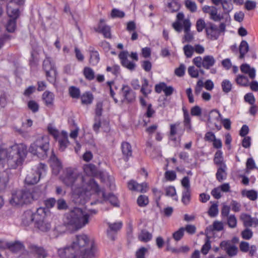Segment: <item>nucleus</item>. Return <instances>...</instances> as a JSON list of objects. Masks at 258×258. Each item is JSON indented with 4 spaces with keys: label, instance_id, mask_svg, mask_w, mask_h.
I'll list each match as a JSON object with an SVG mask.
<instances>
[{
    "label": "nucleus",
    "instance_id": "obj_1",
    "mask_svg": "<svg viewBox=\"0 0 258 258\" xmlns=\"http://www.w3.org/2000/svg\"><path fill=\"white\" fill-rule=\"evenodd\" d=\"M96 252L94 242L85 234L76 235L71 245L58 250L61 258H93Z\"/></svg>",
    "mask_w": 258,
    "mask_h": 258
},
{
    "label": "nucleus",
    "instance_id": "obj_2",
    "mask_svg": "<svg viewBox=\"0 0 258 258\" xmlns=\"http://www.w3.org/2000/svg\"><path fill=\"white\" fill-rule=\"evenodd\" d=\"M62 181L65 185L72 188L74 194L79 196L90 190L99 191V186L93 178L83 176L71 168L67 169Z\"/></svg>",
    "mask_w": 258,
    "mask_h": 258
},
{
    "label": "nucleus",
    "instance_id": "obj_3",
    "mask_svg": "<svg viewBox=\"0 0 258 258\" xmlns=\"http://www.w3.org/2000/svg\"><path fill=\"white\" fill-rule=\"evenodd\" d=\"M27 154V147L22 144L13 146L9 151L0 149V165L3 164L7 157L8 166L16 169L22 165Z\"/></svg>",
    "mask_w": 258,
    "mask_h": 258
},
{
    "label": "nucleus",
    "instance_id": "obj_4",
    "mask_svg": "<svg viewBox=\"0 0 258 258\" xmlns=\"http://www.w3.org/2000/svg\"><path fill=\"white\" fill-rule=\"evenodd\" d=\"M90 214L79 208H75L65 215L64 224L75 230L84 227L89 222Z\"/></svg>",
    "mask_w": 258,
    "mask_h": 258
},
{
    "label": "nucleus",
    "instance_id": "obj_5",
    "mask_svg": "<svg viewBox=\"0 0 258 258\" xmlns=\"http://www.w3.org/2000/svg\"><path fill=\"white\" fill-rule=\"evenodd\" d=\"M49 138L47 136H42L38 137L31 144L29 151L34 155L41 159L47 157L49 150Z\"/></svg>",
    "mask_w": 258,
    "mask_h": 258
},
{
    "label": "nucleus",
    "instance_id": "obj_6",
    "mask_svg": "<svg viewBox=\"0 0 258 258\" xmlns=\"http://www.w3.org/2000/svg\"><path fill=\"white\" fill-rule=\"evenodd\" d=\"M37 199V197L29 190H20L12 192L9 202L12 206L23 205L30 203Z\"/></svg>",
    "mask_w": 258,
    "mask_h": 258
},
{
    "label": "nucleus",
    "instance_id": "obj_7",
    "mask_svg": "<svg viewBox=\"0 0 258 258\" xmlns=\"http://www.w3.org/2000/svg\"><path fill=\"white\" fill-rule=\"evenodd\" d=\"M43 69L45 72L47 79L50 82H54L56 76L54 63L51 58L46 57L43 61Z\"/></svg>",
    "mask_w": 258,
    "mask_h": 258
},
{
    "label": "nucleus",
    "instance_id": "obj_8",
    "mask_svg": "<svg viewBox=\"0 0 258 258\" xmlns=\"http://www.w3.org/2000/svg\"><path fill=\"white\" fill-rule=\"evenodd\" d=\"M46 165L42 163H40L37 167V171L32 170L29 171L25 178V182L28 184H34L39 180L41 175L43 172H45Z\"/></svg>",
    "mask_w": 258,
    "mask_h": 258
},
{
    "label": "nucleus",
    "instance_id": "obj_9",
    "mask_svg": "<svg viewBox=\"0 0 258 258\" xmlns=\"http://www.w3.org/2000/svg\"><path fill=\"white\" fill-rule=\"evenodd\" d=\"M28 249L35 258H45L47 256V252L41 246H39L34 244H30Z\"/></svg>",
    "mask_w": 258,
    "mask_h": 258
},
{
    "label": "nucleus",
    "instance_id": "obj_10",
    "mask_svg": "<svg viewBox=\"0 0 258 258\" xmlns=\"http://www.w3.org/2000/svg\"><path fill=\"white\" fill-rule=\"evenodd\" d=\"M206 35L208 38L211 40H217L220 36V31L217 26L212 22H207Z\"/></svg>",
    "mask_w": 258,
    "mask_h": 258
},
{
    "label": "nucleus",
    "instance_id": "obj_11",
    "mask_svg": "<svg viewBox=\"0 0 258 258\" xmlns=\"http://www.w3.org/2000/svg\"><path fill=\"white\" fill-rule=\"evenodd\" d=\"M121 94L123 97V101L132 102L135 99L136 93L127 85L122 86L121 89Z\"/></svg>",
    "mask_w": 258,
    "mask_h": 258
},
{
    "label": "nucleus",
    "instance_id": "obj_12",
    "mask_svg": "<svg viewBox=\"0 0 258 258\" xmlns=\"http://www.w3.org/2000/svg\"><path fill=\"white\" fill-rule=\"evenodd\" d=\"M220 247L226 251L229 256H233L237 254V248L230 241H223L220 244Z\"/></svg>",
    "mask_w": 258,
    "mask_h": 258
},
{
    "label": "nucleus",
    "instance_id": "obj_13",
    "mask_svg": "<svg viewBox=\"0 0 258 258\" xmlns=\"http://www.w3.org/2000/svg\"><path fill=\"white\" fill-rule=\"evenodd\" d=\"M183 26L185 34L183 38L182 43L191 41L194 39V35L190 30L191 23L190 22L189 20H184L183 21Z\"/></svg>",
    "mask_w": 258,
    "mask_h": 258
},
{
    "label": "nucleus",
    "instance_id": "obj_14",
    "mask_svg": "<svg viewBox=\"0 0 258 258\" xmlns=\"http://www.w3.org/2000/svg\"><path fill=\"white\" fill-rule=\"evenodd\" d=\"M128 52L122 51L119 54V58L121 60L122 65L130 71H134L136 68L135 63L130 61L127 59Z\"/></svg>",
    "mask_w": 258,
    "mask_h": 258
},
{
    "label": "nucleus",
    "instance_id": "obj_15",
    "mask_svg": "<svg viewBox=\"0 0 258 258\" xmlns=\"http://www.w3.org/2000/svg\"><path fill=\"white\" fill-rule=\"evenodd\" d=\"M240 219L243 222L245 227H251L258 226V219L252 218L249 215L242 213Z\"/></svg>",
    "mask_w": 258,
    "mask_h": 258
},
{
    "label": "nucleus",
    "instance_id": "obj_16",
    "mask_svg": "<svg viewBox=\"0 0 258 258\" xmlns=\"http://www.w3.org/2000/svg\"><path fill=\"white\" fill-rule=\"evenodd\" d=\"M47 212H48V210L44 208L41 207L37 209L36 212L34 213L33 218L35 224L46 220Z\"/></svg>",
    "mask_w": 258,
    "mask_h": 258
},
{
    "label": "nucleus",
    "instance_id": "obj_17",
    "mask_svg": "<svg viewBox=\"0 0 258 258\" xmlns=\"http://www.w3.org/2000/svg\"><path fill=\"white\" fill-rule=\"evenodd\" d=\"M95 192H96L99 196L101 195V197L103 199V201H108L113 206L116 207L118 206L117 199L113 194H109L108 195H106L105 192L103 190H101L100 187L99 191Z\"/></svg>",
    "mask_w": 258,
    "mask_h": 258
},
{
    "label": "nucleus",
    "instance_id": "obj_18",
    "mask_svg": "<svg viewBox=\"0 0 258 258\" xmlns=\"http://www.w3.org/2000/svg\"><path fill=\"white\" fill-rule=\"evenodd\" d=\"M128 187L131 190H136L141 192H145L147 190L148 186L146 183L139 184L134 180H131L128 183Z\"/></svg>",
    "mask_w": 258,
    "mask_h": 258
},
{
    "label": "nucleus",
    "instance_id": "obj_19",
    "mask_svg": "<svg viewBox=\"0 0 258 258\" xmlns=\"http://www.w3.org/2000/svg\"><path fill=\"white\" fill-rule=\"evenodd\" d=\"M57 139L59 144V150L63 151L69 144L67 133L62 131L60 136Z\"/></svg>",
    "mask_w": 258,
    "mask_h": 258
},
{
    "label": "nucleus",
    "instance_id": "obj_20",
    "mask_svg": "<svg viewBox=\"0 0 258 258\" xmlns=\"http://www.w3.org/2000/svg\"><path fill=\"white\" fill-rule=\"evenodd\" d=\"M104 22L103 20H100L98 27L95 29V31L102 33L106 38H110L111 35L110 27L105 25Z\"/></svg>",
    "mask_w": 258,
    "mask_h": 258
},
{
    "label": "nucleus",
    "instance_id": "obj_21",
    "mask_svg": "<svg viewBox=\"0 0 258 258\" xmlns=\"http://www.w3.org/2000/svg\"><path fill=\"white\" fill-rule=\"evenodd\" d=\"M34 213L30 210L24 212L22 215V223L25 226L29 225L32 222H34Z\"/></svg>",
    "mask_w": 258,
    "mask_h": 258
},
{
    "label": "nucleus",
    "instance_id": "obj_22",
    "mask_svg": "<svg viewBox=\"0 0 258 258\" xmlns=\"http://www.w3.org/2000/svg\"><path fill=\"white\" fill-rule=\"evenodd\" d=\"M88 51L90 53V63L92 66L96 65L100 60L99 55L98 51L95 50L92 47H90Z\"/></svg>",
    "mask_w": 258,
    "mask_h": 258
},
{
    "label": "nucleus",
    "instance_id": "obj_23",
    "mask_svg": "<svg viewBox=\"0 0 258 258\" xmlns=\"http://www.w3.org/2000/svg\"><path fill=\"white\" fill-rule=\"evenodd\" d=\"M7 246L11 251L16 253L22 251L25 249L24 245L20 241L9 243Z\"/></svg>",
    "mask_w": 258,
    "mask_h": 258
},
{
    "label": "nucleus",
    "instance_id": "obj_24",
    "mask_svg": "<svg viewBox=\"0 0 258 258\" xmlns=\"http://www.w3.org/2000/svg\"><path fill=\"white\" fill-rule=\"evenodd\" d=\"M216 62L215 58L212 55H205L203 57V67L207 70L210 69Z\"/></svg>",
    "mask_w": 258,
    "mask_h": 258
},
{
    "label": "nucleus",
    "instance_id": "obj_25",
    "mask_svg": "<svg viewBox=\"0 0 258 258\" xmlns=\"http://www.w3.org/2000/svg\"><path fill=\"white\" fill-rule=\"evenodd\" d=\"M42 98L45 104L47 106L53 105L54 99V95L49 91H45L42 95Z\"/></svg>",
    "mask_w": 258,
    "mask_h": 258
},
{
    "label": "nucleus",
    "instance_id": "obj_26",
    "mask_svg": "<svg viewBox=\"0 0 258 258\" xmlns=\"http://www.w3.org/2000/svg\"><path fill=\"white\" fill-rule=\"evenodd\" d=\"M240 70L242 72L248 75L250 78L253 79L255 76V71L253 68H250L248 64H243L240 67Z\"/></svg>",
    "mask_w": 258,
    "mask_h": 258
},
{
    "label": "nucleus",
    "instance_id": "obj_27",
    "mask_svg": "<svg viewBox=\"0 0 258 258\" xmlns=\"http://www.w3.org/2000/svg\"><path fill=\"white\" fill-rule=\"evenodd\" d=\"M121 150L123 155L125 157V160L132 156V150L131 145L127 142H123L121 145Z\"/></svg>",
    "mask_w": 258,
    "mask_h": 258
},
{
    "label": "nucleus",
    "instance_id": "obj_28",
    "mask_svg": "<svg viewBox=\"0 0 258 258\" xmlns=\"http://www.w3.org/2000/svg\"><path fill=\"white\" fill-rule=\"evenodd\" d=\"M84 172L86 173L87 175L90 178H92L91 176H94L96 174V166L92 164H86L83 167Z\"/></svg>",
    "mask_w": 258,
    "mask_h": 258
},
{
    "label": "nucleus",
    "instance_id": "obj_29",
    "mask_svg": "<svg viewBox=\"0 0 258 258\" xmlns=\"http://www.w3.org/2000/svg\"><path fill=\"white\" fill-rule=\"evenodd\" d=\"M11 5V4H9L7 6V14L11 19L16 20L19 16V9L13 8Z\"/></svg>",
    "mask_w": 258,
    "mask_h": 258
},
{
    "label": "nucleus",
    "instance_id": "obj_30",
    "mask_svg": "<svg viewBox=\"0 0 258 258\" xmlns=\"http://www.w3.org/2000/svg\"><path fill=\"white\" fill-rule=\"evenodd\" d=\"M226 166L225 164H221L218 169L216 173V178L219 181H222L226 176Z\"/></svg>",
    "mask_w": 258,
    "mask_h": 258
},
{
    "label": "nucleus",
    "instance_id": "obj_31",
    "mask_svg": "<svg viewBox=\"0 0 258 258\" xmlns=\"http://www.w3.org/2000/svg\"><path fill=\"white\" fill-rule=\"evenodd\" d=\"M239 50L240 52L239 58L242 59L249 50L248 44L245 40H242L241 42Z\"/></svg>",
    "mask_w": 258,
    "mask_h": 258
},
{
    "label": "nucleus",
    "instance_id": "obj_32",
    "mask_svg": "<svg viewBox=\"0 0 258 258\" xmlns=\"http://www.w3.org/2000/svg\"><path fill=\"white\" fill-rule=\"evenodd\" d=\"M151 87L149 86L148 81L146 78H143L141 92L145 97H147L151 93Z\"/></svg>",
    "mask_w": 258,
    "mask_h": 258
},
{
    "label": "nucleus",
    "instance_id": "obj_33",
    "mask_svg": "<svg viewBox=\"0 0 258 258\" xmlns=\"http://www.w3.org/2000/svg\"><path fill=\"white\" fill-rule=\"evenodd\" d=\"M35 226L38 229L43 232H46L51 228L50 223L46 219L42 221L41 222L36 224Z\"/></svg>",
    "mask_w": 258,
    "mask_h": 258
},
{
    "label": "nucleus",
    "instance_id": "obj_34",
    "mask_svg": "<svg viewBox=\"0 0 258 258\" xmlns=\"http://www.w3.org/2000/svg\"><path fill=\"white\" fill-rule=\"evenodd\" d=\"M152 237V234L146 230H142L138 235L139 239L143 242L149 241Z\"/></svg>",
    "mask_w": 258,
    "mask_h": 258
},
{
    "label": "nucleus",
    "instance_id": "obj_35",
    "mask_svg": "<svg viewBox=\"0 0 258 258\" xmlns=\"http://www.w3.org/2000/svg\"><path fill=\"white\" fill-rule=\"evenodd\" d=\"M190 190L184 189L182 191L181 201L185 205H188L190 201Z\"/></svg>",
    "mask_w": 258,
    "mask_h": 258
},
{
    "label": "nucleus",
    "instance_id": "obj_36",
    "mask_svg": "<svg viewBox=\"0 0 258 258\" xmlns=\"http://www.w3.org/2000/svg\"><path fill=\"white\" fill-rule=\"evenodd\" d=\"M210 19L215 22L220 21L223 17L218 14L217 9L216 7H213L212 10L210 12Z\"/></svg>",
    "mask_w": 258,
    "mask_h": 258
},
{
    "label": "nucleus",
    "instance_id": "obj_37",
    "mask_svg": "<svg viewBox=\"0 0 258 258\" xmlns=\"http://www.w3.org/2000/svg\"><path fill=\"white\" fill-rule=\"evenodd\" d=\"M81 98L83 104H89L92 103L93 96L91 93L86 92L82 95Z\"/></svg>",
    "mask_w": 258,
    "mask_h": 258
},
{
    "label": "nucleus",
    "instance_id": "obj_38",
    "mask_svg": "<svg viewBox=\"0 0 258 258\" xmlns=\"http://www.w3.org/2000/svg\"><path fill=\"white\" fill-rule=\"evenodd\" d=\"M83 74L85 78L88 80H92L94 79V72L93 70L89 67L84 68Z\"/></svg>",
    "mask_w": 258,
    "mask_h": 258
},
{
    "label": "nucleus",
    "instance_id": "obj_39",
    "mask_svg": "<svg viewBox=\"0 0 258 258\" xmlns=\"http://www.w3.org/2000/svg\"><path fill=\"white\" fill-rule=\"evenodd\" d=\"M165 190L166 196L172 197L175 201H177L176 190L174 186H169L165 188Z\"/></svg>",
    "mask_w": 258,
    "mask_h": 258
},
{
    "label": "nucleus",
    "instance_id": "obj_40",
    "mask_svg": "<svg viewBox=\"0 0 258 258\" xmlns=\"http://www.w3.org/2000/svg\"><path fill=\"white\" fill-rule=\"evenodd\" d=\"M184 234V227H181L172 234V237L175 241H178L183 237Z\"/></svg>",
    "mask_w": 258,
    "mask_h": 258
},
{
    "label": "nucleus",
    "instance_id": "obj_41",
    "mask_svg": "<svg viewBox=\"0 0 258 258\" xmlns=\"http://www.w3.org/2000/svg\"><path fill=\"white\" fill-rule=\"evenodd\" d=\"M221 86L223 91L227 93L231 90L232 84L228 80L225 79L222 81Z\"/></svg>",
    "mask_w": 258,
    "mask_h": 258
},
{
    "label": "nucleus",
    "instance_id": "obj_42",
    "mask_svg": "<svg viewBox=\"0 0 258 258\" xmlns=\"http://www.w3.org/2000/svg\"><path fill=\"white\" fill-rule=\"evenodd\" d=\"M6 27L9 32L12 33L14 32L16 27V20L10 19L8 21Z\"/></svg>",
    "mask_w": 258,
    "mask_h": 258
},
{
    "label": "nucleus",
    "instance_id": "obj_43",
    "mask_svg": "<svg viewBox=\"0 0 258 258\" xmlns=\"http://www.w3.org/2000/svg\"><path fill=\"white\" fill-rule=\"evenodd\" d=\"M231 0H223L221 4L222 8L225 13H228L232 9V5L231 3Z\"/></svg>",
    "mask_w": 258,
    "mask_h": 258
},
{
    "label": "nucleus",
    "instance_id": "obj_44",
    "mask_svg": "<svg viewBox=\"0 0 258 258\" xmlns=\"http://www.w3.org/2000/svg\"><path fill=\"white\" fill-rule=\"evenodd\" d=\"M207 27V23H206L205 21L202 19H199L196 22V28L199 32H202L204 29L206 30Z\"/></svg>",
    "mask_w": 258,
    "mask_h": 258
},
{
    "label": "nucleus",
    "instance_id": "obj_45",
    "mask_svg": "<svg viewBox=\"0 0 258 258\" xmlns=\"http://www.w3.org/2000/svg\"><path fill=\"white\" fill-rule=\"evenodd\" d=\"M70 96L73 98H78L80 96V91L79 88L71 86L69 89Z\"/></svg>",
    "mask_w": 258,
    "mask_h": 258
},
{
    "label": "nucleus",
    "instance_id": "obj_46",
    "mask_svg": "<svg viewBox=\"0 0 258 258\" xmlns=\"http://www.w3.org/2000/svg\"><path fill=\"white\" fill-rule=\"evenodd\" d=\"M227 224L229 227L234 228L237 225V219L234 215H231L227 217Z\"/></svg>",
    "mask_w": 258,
    "mask_h": 258
},
{
    "label": "nucleus",
    "instance_id": "obj_47",
    "mask_svg": "<svg viewBox=\"0 0 258 258\" xmlns=\"http://www.w3.org/2000/svg\"><path fill=\"white\" fill-rule=\"evenodd\" d=\"M184 54L186 57L190 58L194 52V47L190 45H186L183 47Z\"/></svg>",
    "mask_w": 258,
    "mask_h": 258
},
{
    "label": "nucleus",
    "instance_id": "obj_48",
    "mask_svg": "<svg viewBox=\"0 0 258 258\" xmlns=\"http://www.w3.org/2000/svg\"><path fill=\"white\" fill-rule=\"evenodd\" d=\"M168 8L170 12L173 13L179 9V5L176 2L171 1L168 3Z\"/></svg>",
    "mask_w": 258,
    "mask_h": 258
},
{
    "label": "nucleus",
    "instance_id": "obj_49",
    "mask_svg": "<svg viewBox=\"0 0 258 258\" xmlns=\"http://www.w3.org/2000/svg\"><path fill=\"white\" fill-rule=\"evenodd\" d=\"M211 248V242L209 238L207 236L206 239L205 243L203 245L201 251L202 253L206 255L208 253L209 250Z\"/></svg>",
    "mask_w": 258,
    "mask_h": 258
},
{
    "label": "nucleus",
    "instance_id": "obj_50",
    "mask_svg": "<svg viewBox=\"0 0 258 258\" xmlns=\"http://www.w3.org/2000/svg\"><path fill=\"white\" fill-rule=\"evenodd\" d=\"M125 16V14L123 11H120L117 9H113L111 13V16L112 18H123Z\"/></svg>",
    "mask_w": 258,
    "mask_h": 258
},
{
    "label": "nucleus",
    "instance_id": "obj_51",
    "mask_svg": "<svg viewBox=\"0 0 258 258\" xmlns=\"http://www.w3.org/2000/svg\"><path fill=\"white\" fill-rule=\"evenodd\" d=\"M185 5L187 9L191 12H195L197 11V7L195 2L187 0L185 2Z\"/></svg>",
    "mask_w": 258,
    "mask_h": 258
},
{
    "label": "nucleus",
    "instance_id": "obj_52",
    "mask_svg": "<svg viewBox=\"0 0 258 258\" xmlns=\"http://www.w3.org/2000/svg\"><path fill=\"white\" fill-rule=\"evenodd\" d=\"M137 203L139 206L144 207L148 204V197L144 195H141L137 200Z\"/></svg>",
    "mask_w": 258,
    "mask_h": 258
},
{
    "label": "nucleus",
    "instance_id": "obj_53",
    "mask_svg": "<svg viewBox=\"0 0 258 258\" xmlns=\"http://www.w3.org/2000/svg\"><path fill=\"white\" fill-rule=\"evenodd\" d=\"M48 131L55 139H57L60 136V134L58 131L51 125L48 126Z\"/></svg>",
    "mask_w": 258,
    "mask_h": 258
},
{
    "label": "nucleus",
    "instance_id": "obj_54",
    "mask_svg": "<svg viewBox=\"0 0 258 258\" xmlns=\"http://www.w3.org/2000/svg\"><path fill=\"white\" fill-rule=\"evenodd\" d=\"M218 213V205L216 204H214L210 207L208 211V214L210 216L214 217L217 215Z\"/></svg>",
    "mask_w": 258,
    "mask_h": 258
},
{
    "label": "nucleus",
    "instance_id": "obj_55",
    "mask_svg": "<svg viewBox=\"0 0 258 258\" xmlns=\"http://www.w3.org/2000/svg\"><path fill=\"white\" fill-rule=\"evenodd\" d=\"M211 230H214L216 231H221L223 229V224L222 222L220 221H215L212 226H209Z\"/></svg>",
    "mask_w": 258,
    "mask_h": 258
},
{
    "label": "nucleus",
    "instance_id": "obj_56",
    "mask_svg": "<svg viewBox=\"0 0 258 258\" xmlns=\"http://www.w3.org/2000/svg\"><path fill=\"white\" fill-rule=\"evenodd\" d=\"M187 71L188 74L191 77L197 78L199 77V71L194 66L188 67Z\"/></svg>",
    "mask_w": 258,
    "mask_h": 258
},
{
    "label": "nucleus",
    "instance_id": "obj_57",
    "mask_svg": "<svg viewBox=\"0 0 258 258\" xmlns=\"http://www.w3.org/2000/svg\"><path fill=\"white\" fill-rule=\"evenodd\" d=\"M28 106L29 108L33 112L38 111L39 109L38 104L33 100H31L28 102Z\"/></svg>",
    "mask_w": 258,
    "mask_h": 258
},
{
    "label": "nucleus",
    "instance_id": "obj_58",
    "mask_svg": "<svg viewBox=\"0 0 258 258\" xmlns=\"http://www.w3.org/2000/svg\"><path fill=\"white\" fill-rule=\"evenodd\" d=\"M236 81L237 84L243 86H246L248 82L247 78L243 75H239Z\"/></svg>",
    "mask_w": 258,
    "mask_h": 258
},
{
    "label": "nucleus",
    "instance_id": "obj_59",
    "mask_svg": "<svg viewBox=\"0 0 258 258\" xmlns=\"http://www.w3.org/2000/svg\"><path fill=\"white\" fill-rule=\"evenodd\" d=\"M241 235L243 239L248 240L252 237L253 233L250 229L246 228L242 232Z\"/></svg>",
    "mask_w": 258,
    "mask_h": 258
},
{
    "label": "nucleus",
    "instance_id": "obj_60",
    "mask_svg": "<svg viewBox=\"0 0 258 258\" xmlns=\"http://www.w3.org/2000/svg\"><path fill=\"white\" fill-rule=\"evenodd\" d=\"M214 161L217 165L221 166V164H224L223 163L222 153L221 152L219 151L216 153Z\"/></svg>",
    "mask_w": 258,
    "mask_h": 258
},
{
    "label": "nucleus",
    "instance_id": "obj_61",
    "mask_svg": "<svg viewBox=\"0 0 258 258\" xmlns=\"http://www.w3.org/2000/svg\"><path fill=\"white\" fill-rule=\"evenodd\" d=\"M120 68L117 65H114L112 67H107L106 71L107 72H111L113 74L117 76L119 74Z\"/></svg>",
    "mask_w": 258,
    "mask_h": 258
},
{
    "label": "nucleus",
    "instance_id": "obj_62",
    "mask_svg": "<svg viewBox=\"0 0 258 258\" xmlns=\"http://www.w3.org/2000/svg\"><path fill=\"white\" fill-rule=\"evenodd\" d=\"M148 251V249L142 247L139 249L136 254V256L137 258H145V255L146 253Z\"/></svg>",
    "mask_w": 258,
    "mask_h": 258
},
{
    "label": "nucleus",
    "instance_id": "obj_63",
    "mask_svg": "<svg viewBox=\"0 0 258 258\" xmlns=\"http://www.w3.org/2000/svg\"><path fill=\"white\" fill-rule=\"evenodd\" d=\"M185 66L183 64H181L180 66L175 70V74L178 77H182L184 75L185 73Z\"/></svg>",
    "mask_w": 258,
    "mask_h": 258
},
{
    "label": "nucleus",
    "instance_id": "obj_64",
    "mask_svg": "<svg viewBox=\"0 0 258 258\" xmlns=\"http://www.w3.org/2000/svg\"><path fill=\"white\" fill-rule=\"evenodd\" d=\"M244 7L248 11L254 10L256 7V3L254 1L248 0L245 2Z\"/></svg>",
    "mask_w": 258,
    "mask_h": 258
}]
</instances>
